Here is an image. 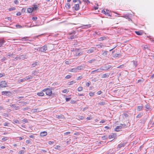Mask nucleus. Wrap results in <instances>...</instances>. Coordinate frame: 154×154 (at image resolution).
Masks as SVG:
<instances>
[{"mask_svg": "<svg viewBox=\"0 0 154 154\" xmlns=\"http://www.w3.org/2000/svg\"><path fill=\"white\" fill-rule=\"evenodd\" d=\"M53 88L50 87L48 88H46L43 90L42 91L45 92V94L47 95L51 96L52 94V90Z\"/></svg>", "mask_w": 154, "mask_h": 154, "instance_id": "1", "label": "nucleus"}, {"mask_svg": "<svg viewBox=\"0 0 154 154\" xmlns=\"http://www.w3.org/2000/svg\"><path fill=\"white\" fill-rule=\"evenodd\" d=\"M113 67L111 65H109L107 64H106L104 65H103L100 68L101 70H106L108 69H109L110 68H112Z\"/></svg>", "mask_w": 154, "mask_h": 154, "instance_id": "2", "label": "nucleus"}, {"mask_svg": "<svg viewBox=\"0 0 154 154\" xmlns=\"http://www.w3.org/2000/svg\"><path fill=\"white\" fill-rule=\"evenodd\" d=\"M48 49V46L47 45H44L42 47H40L39 48V51H40L42 52L46 53V51Z\"/></svg>", "mask_w": 154, "mask_h": 154, "instance_id": "3", "label": "nucleus"}, {"mask_svg": "<svg viewBox=\"0 0 154 154\" xmlns=\"http://www.w3.org/2000/svg\"><path fill=\"white\" fill-rule=\"evenodd\" d=\"M2 95H5L8 97H11L12 95V93L10 91H3L2 92Z\"/></svg>", "mask_w": 154, "mask_h": 154, "instance_id": "4", "label": "nucleus"}, {"mask_svg": "<svg viewBox=\"0 0 154 154\" xmlns=\"http://www.w3.org/2000/svg\"><path fill=\"white\" fill-rule=\"evenodd\" d=\"M27 58V56L26 55H22L20 56H17V60L19 59H22L24 60L25 59H26Z\"/></svg>", "mask_w": 154, "mask_h": 154, "instance_id": "5", "label": "nucleus"}, {"mask_svg": "<svg viewBox=\"0 0 154 154\" xmlns=\"http://www.w3.org/2000/svg\"><path fill=\"white\" fill-rule=\"evenodd\" d=\"M7 82L5 81H2L0 84V86L2 88H5L7 86Z\"/></svg>", "mask_w": 154, "mask_h": 154, "instance_id": "6", "label": "nucleus"}, {"mask_svg": "<svg viewBox=\"0 0 154 154\" xmlns=\"http://www.w3.org/2000/svg\"><path fill=\"white\" fill-rule=\"evenodd\" d=\"M95 50V48L94 47L91 48L90 49L87 50V52L90 54L93 52Z\"/></svg>", "mask_w": 154, "mask_h": 154, "instance_id": "7", "label": "nucleus"}, {"mask_svg": "<svg viewBox=\"0 0 154 154\" xmlns=\"http://www.w3.org/2000/svg\"><path fill=\"white\" fill-rule=\"evenodd\" d=\"M42 110H40L39 108H37L36 109H33L31 111L32 112H41Z\"/></svg>", "mask_w": 154, "mask_h": 154, "instance_id": "8", "label": "nucleus"}, {"mask_svg": "<svg viewBox=\"0 0 154 154\" xmlns=\"http://www.w3.org/2000/svg\"><path fill=\"white\" fill-rule=\"evenodd\" d=\"M73 8H74L75 10V11L79 10V4H75Z\"/></svg>", "mask_w": 154, "mask_h": 154, "instance_id": "9", "label": "nucleus"}, {"mask_svg": "<svg viewBox=\"0 0 154 154\" xmlns=\"http://www.w3.org/2000/svg\"><path fill=\"white\" fill-rule=\"evenodd\" d=\"M101 70L100 68V69H97L95 70H93L91 72V74H94L96 72H100Z\"/></svg>", "mask_w": 154, "mask_h": 154, "instance_id": "10", "label": "nucleus"}, {"mask_svg": "<svg viewBox=\"0 0 154 154\" xmlns=\"http://www.w3.org/2000/svg\"><path fill=\"white\" fill-rule=\"evenodd\" d=\"M122 126H117L115 129V131H119L121 129Z\"/></svg>", "mask_w": 154, "mask_h": 154, "instance_id": "11", "label": "nucleus"}, {"mask_svg": "<svg viewBox=\"0 0 154 154\" xmlns=\"http://www.w3.org/2000/svg\"><path fill=\"white\" fill-rule=\"evenodd\" d=\"M47 134V133L46 131H43L41 132L40 134V136L43 137L46 136Z\"/></svg>", "mask_w": 154, "mask_h": 154, "instance_id": "12", "label": "nucleus"}, {"mask_svg": "<svg viewBox=\"0 0 154 154\" xmlns=\"http://www.w3.org/2000/svg\"><path fill=\"white\" fill-rule=\"evenodd\" d=\"M56 117L58 119H63L64 118V116L63 115H56Z\"/></svg>", "mask_w": 154, "mask_h": 154, "instance_id": "13", "label": "nucleus"}, {"mask_svg": "<svg viewBox=\"0 0 154 154\" xmlns=\"http://www.w3.org/2000/svg\"><path fill=\"white\" fill-rule=\"evenodd\" d=\"M76 68H77V70H79L83 69H84L85 68V67L84 66H83L81 65L80 66H78Z\"/></svg>", "mask_w": 154, "mask_h": 154, "instance_id": "14", "label": "nucleus"}, {"mask_svg": "<svg viewBox=\"0 0 154 154\" xmlns=\"http://www.w3.org/2000/svg\"><path fill=\"white\" fill-rule=\"evenodd\" d=\"M109 73H106L103 74L102 76V78H107L109 76Z\"/></svg>", "mask_w": 154, "mask_h": 154, "instance_id": "15", "label": "nucleus"}, {"mask_svg": "<svg viewBox=\"0 0 154 154\" xmlns=\"http://www.w3.org/2000/svg\"><path fill=\"white\" fill-rule=\"evenodd\" d=\"M116 136V134H112L110 135L109 136V139L115 137Z\"/></svg>", "mask_w": 154, "mask_h": 154, "instance_id": "16", "label": "nucleus"}, {"mask_svg": "<svg viewBox=\"0 0 154 154\" xmlns=\"http://www.w3.org/2000/svg\"><path fill=\"white\" fill-rule=\"evenodd\" d=\"M11 107H13L15 108V109L16 110L19 109L20 107L19 106H17L16 104H12L11 106Z\"/></svg>", "mask_w": 154, "mask_h": 154, "instance_id": "17", "label": "nucleus"}, {"mask_svg": "<svg viewBox=\"0 0 154 154\" xmlns=\"http://www.w3.org/2000/svg\"><path fill=\"white\" fill-rule=\"evenodd\" d=\"M27 11L29 13H31L33 11V8H28L27 9Z\"/></svg>", "mask_w": 154, "mask_h": 154, "instance_id": "18", "label": "nucleus"}, {"mask_svg": "<svg viewBox=\"0 0 154 154\" xmlns=\"http://www.w3.org/2000/svg\"><path fill=\"white\" fill-rule=\"evenodd\" d=\"M125 143H121L119 144L118 145V147L119 148H120L122 147H124V146L125 145Z\"/></svg>", "mask_w": 154, "mask_h": 154, "instance_id": "19", "label": "nucleus"}, {"mask_svg": "<svg viewBox=\"0 0 154 154\" xmlns=\"http://www.w3.org/2000/svg\"><path fill=\"white\" fill-rule=\"evenodd\" d=\"M5 42V41L4 40L0 39V47L2 46L3 44Z\"/></svg>", "mask_w": 154, "mask_h": 154, "instance_id": "20", "label": "nucleus"}, {"mask_svg": "<svg viewBox=\"0 0 154 154\" xmlns=\"http://www.w3.org/2000/svg\"><path fill=\"white\" fill-rule=\"evenodd\" d=\"M38 72L36 70L33 71L32 72V74L34 75H38Z\"/></svg>", "mask_w": 154, "mask_h": 154, "instance_id": "21", "label": "nucleus"}, {"mask_svg": "<svg viewBox=\"0 0 154 154\" xmlns=\"http://www.w3.org/2000/svg\"><path fill=\"white\" fill-rule=\"evenodd\" d=\"M121 54H113V57H120Z\"/></svg>", "mask_w": 154, "mask_h": 154, "instance_id": "22", "label": "nucleus"}, {"mask_svg": "<svg viewBox=\"0 0 154 154\" xmlns=\"http://www.w3.org/2000/svg\"><path fill=\"white\" fill-rule=\"evenodd\" d=\"M102 13L106 15H107L108 16H111V15H110L109 13L107 12H106L104 10H102Z\"/></svg>", "mask_w": 154, "mask_h": 154, "instance_id": "23", "label": "nucleus"}, {"mask_svg": "<svg viewBox=\"0 0 154 154\" xmlns=\"http://www.w3.org/2000/svg\"><path fill=\"white\" fill-rule=\"evenodd\" d=\"M25 81L28 80H29L32 79V77L31 75H29L28 76L26 77L25 78Z\"/></svg>", "mask_w": 154, "mask_h": 154, "instance_id": "24", "label": "nucleus"}, {"mask_svg": "<svg viewBox=\"0 0 154 154\" xmlns=\"http://www.w3.org/2000/svg\"><path fill=\"white\" fill-rule=\"evenodd\" d=\"M77 71H78V70H77V68L76 67V68H74L71 69L69 70V71L70 72H76Z\"/></svg>", "mask_w": 154, "mask_h": 154, "instance_id": "25", "label": "nucleus"}, {"mask_svg": "<svg viewBox=\"0 0 154 154\" xmlns=\"http://www.w3.org/2000/svg\"><path fill=\"white\" fill-rule=\"evenodd\" d=\"M102 55L103 56H105L107 55L108 51H104L103 50L102 51Z\"/></svg>", "mask_w": 154, "mask_h": 154, "instance_id": "26", "label": "nucleus"}, {"mask_svg": "<svg viewBox=\"0 0 154 154\" xmlns=\"http://www.w3.org/2000/svg\"><path fill=\"white\" fill-rule=\"evenodd\" d=\"M37 95L39 96H42L44 95V94L42 92H39L37 93Z\"/></svg>", "mask_w": 154, "mask_h": 154, "instance_id": "27", "label": "nucleus"}, {"mask_svg": "<svg viewBox=\"0 0 154 154\" xmlns=\"http://www.w3.org/2000/svg\"><path fill=\"white\" fill-rule=\"evenodd\" d=\"M135 32L138 35H141L142 34V32L141 31H136Z\"/></svg>", "mask_w": 154, "mask_h": 154, "instance_id": "28", "label": "nucleus"}, {"mask_svg": "<svg viewBox=\"0 0 154 154\" xmlns=\"http://www.w3.org/2000/svg\"><path fill=\"white\" fill-rule=\"evenodd\" d=\"M96 60V59H93L91 60H89L88 61V63H93Z\"/></svg>", "mask_w": 154, "mask_h": 154, "instance_id": "29", "label": "nucleus"}, {"mask_svg": "<svg viewBox=\"0 0 154 154\" xmlns=\"http://www.w3.org/2000/svg\"><path fill=\"white\" fill-rule=\"evenodd\" d=\"M143 107V106H138L137 108V110L138 111L141 110L142 109Z\"/></svg>", "mask_w": 154, "mask_h": 154, "instance_id": "30", "label": "nucleus"}, {"mask_svg": "<svg viewBox=\"0 0 154 154\" xmlns=\"http://www.w3.org/2000/svg\"><path fill=\"white\" fill-rule=\"evenodd\" d=\"M133 62L134 67H136L137 65V61L135 60L133 61Z\"/></svg>", "mask_w": 154, "mask_h": 154, "instance_id": "31", "label": "nucleus"}, {"mask_svg": "<svg viewBox=\"0 0 154 154\" xmlns=\"http://www.w3.org/2000/svg\"><path fill=\"white\" fill-rule=\"evenodd\" d=\"M16 27L17 28L20 29L23 27L24 26L19 24H17L16 25Z\"/></svg>", "mask_w": 154, "mask_h": 154, "instance_id": "32", "label": "nucleus"}, {"mask_svg": "<svg viewBox=\"0 0 154 154\" xmlns=\"http://www.w3.org/2000/svg\"><path fill=\"white\" fill-rule=\"evenodd\" d=\"M65 7L67 9L70 8V4L69 3H66L65 5Z\"/></svg>", "mask_w": 154, "mask_h": 154, "instance_id": "33", "label": "nucleus"}, {"mask_svg": "<svg viewBox=\"0 0 154 154\" xmlns=\"http://www.w3.org/2000/svg\"><path fill=\"white\" fill-rule=\"evenodd\" d=\"M77 37L76 35H71L70 36L69 38H70L71 39H73L75 38H76Z\"/></svg>", "mask_w": 154, "mask_h": 154, "instance_id": "34", "label": "nucleus"}, {"mask_svg": "<svg viewBox=\"0 0 154 154\" xmlns=\"http://www.w3.org/2000/svg\"><path fill=\"white\" fill-rule=\"evenodd\" d=\"M145 107L146 109H151L150 106L148 104H146L145 105Z\"/></svg>", "mask_w": 154, "mask_h": 154, "instance_id": "35", "label": "nucleus"}, {"mask_svg": "<svg viewBox=\"0 0 154 154\" xmlns=\"http://www.w3.org/2000/svg\"><path fill=\"white\" fill-rule=\"evenodd\" d=\"M96 46L98 48H102L103 47H104V45H96Z\"/></svg>", "mask_w": 154, "mask_h": 154, "instance_id": "36", "label": "nucleus"}, {"mask_svg": "<svg viewBox=\"0 0 154 154\" xmlns=\"http://www.w3.org/2000/svg\"><path fill=\"white\" fill-rule=\"evenodd\" d=\"M13 122L17 124H19V121L17 119H14L13 120Z\"/></svg>", "mask_w": 154, "mask_h": 154, "instance_id": "37", "label": "nucleus"}, {"mask_svg": "<svg viewBox=\"0 0 154 154\" xmlns=\"http://www.w3.org/2000/svg\"><path fill=\"white\" fill-rule=\"evenodd\" d=\"M83 26H85V27L84 28H89L91 27V25L90 24H88V25H83Z\"/></svg>", "mask_w": 154, "mask_h": 154, "instance_id": "38", "label": "nucleus"}, {"mask_svg": "<svg viewBox=\"0 0 154 154\" xmlns=\"http://www.w3.org/2000/svg\"><path fill=\"white\" fill-rule=\"evenodd\" d=\"M83 88L82 87H79L78 88V90L79 91H81L82 90Z\"/></svg>", "mask_w": 154, "mask_h": 154, "instance_id": "39", "label": "nucleus"}, {"mask_svg": "<svg viewBox=\"0 0 154 154\" xmlns=\"http://www.w3.org/2000/svg\"><path fill=\"white\" fill-rule=\"evenodd\" d=\"M143 114L141 113H139L137 116V118H140L142 116Z\"/></svg>", "mask_w": 154, "mask_h": 154, "instance_id": "40", "label": "nucleus"}, {"mask_svg": "<svg viewBox=\"0 0 154 154\" xmlns=\"http://www.w3.org/2000/svg\"><path fill=\"white\" fill-rule=\"evenodd\" d=\"M38 63V62H35L34 63H33L32 64V67H35V66L37 65V64Z\"/></svg>", "mask_w": 154, "mask_h": 154, "instance_id": "41", "label": "nucleus"}, {"mask_svg": "<svg viewBox=\"0 0 154 154\" xmlns=\"http://www.w3.org/2000/svg\"><path fill=\"white\" fill-rule=\"evenodd\" d=\"M82 54V52H80L79 53L77 54H75V56H79Z\"/></svg>", "mask_w": 154, "mask_h": 154, "instance_id": "42", "label": "nucleus"}, {"mask_svg": "<svg viewBox=\"0 0 154 154\" xmlns=\"http://www.w3.org/2000/svg\"><path fill=\"white\" fill-rule=\"evenodd\" d=\"M75 82H76L75 81H72L69 82L70 83L68 85H72L74 83H75Z\"/></svg>", "mask_w": 154, "mask_h": 154, "instance_id": "43", "label": "nucleus"}, {"mask_svg": "<svg viewBox=\"0 0 154 154\" xmlns=\"http://www.w3.org/2000/svg\"><path fill=\"white\" fill-rule=\"evenodd\" d=\"M144 49H147L148 50H150V49L149 48V46H147V45H146L144 46Z\"/></svg>", "mask_w": 154, "mask_h": 154, "instance_id": "44", "label": "nucleus"}, {"mask_svg": "<svg viewBox=\"0 0 154 154\" xmlns=\"http://www.w3.org/2000/svg\"><path fill=\"white\" fill-rule=\"evenodd\" d=\"M78 118L80 119L83 120L84 119V117L83 116H79L78 117Z\"/></svg>", "mask_w": 154, "mask_h": 154, "instance_id": "45", "label": "nucleus"}, {"mask_svg": "<svg viewBox=\"0 0 154 154\" xmlns=\"http://www.w3.org/2000/svg\"><path fill=\"white\" fill-rule=\"evenodd\" d=\"M125 66L124 64L121 65L117 67V68H122Z\"/></svg>", "mask_w": 154, "mask_h": 154, "instance_id": "46", "label": "nucleus"}, {"mask_svg": "<svg viewBox=\"0 0 154 154\" xmlns=\"http://www.w3.org/2000/svg\"><path fill=\"white\" fill-rule=\"evenodd\" d=\"M38 8V7L36 5H34V7H32V8H33V11L36 10Z\"/></svg>", "mask_w": 154, "mask_h": 154, "instance_id": "47", "label": "nucleus"}, {"mask_svg": "<svg viewBox=\"0 0 154 154\" xmlns=\"http://www.w3.org/2000/svg\"><path fill=\"white\" fill-rule=\"evenodd\" d=\"M144 79L143 78H142L140 79H139L138 80V82H143L144 81Z\"/></svg>", "mask_w": 154, "mask_h": 154, "instance_id": "48", "label": "nucleus"}, {"mask_svg": "<svg viewBox=\"0 0 154 154\" xmlns=\"http://www.w3.org/2000/svg\"><path fill=\"white\" fill-rule=\"evenodd\" d=\"M8 139V137H4L2 138V140L3 141H6Z\"/></svg>", "mask_w": 154, "mask_h": 154, "instance_id": "49", "label": "nucleus"}, {"mask_svg": "<svg viewBox=\"0 0 154 154\" xmlns=\"http://www.w3.org/2000/svg\"><path fill=\"white\" fill-rule=\"evenodd\" d=\"M94 92H91L89 93V95L90 96L92 97L94 95Z\"/></svg>", "mask_w": 154, "mask_h": 154, "instance_id": "50", "label": "nucleus"}, {"mask_svg": "<svg viewBox=\"0 0 154 154\" xmlns=\"http://www.w3.org/2000/svg\"><path fill=\"white\" fill-rule=\"evenodd\" d=\"M92 119V116H89L88 117L86 118V119L87 120H91Z\"/></svg>", "mask_w": 154, "mask_h": 154, "instance_id": "51", "label": "nucleus"}, {"mask_svg": "<svg viewBox=\"0 0 154 154\" xmlns=\"http://www.w3.org/2000/svg\"><path fill=\"white\" fill-rule=\"evenodd\" d=\"M7 60V58L5 57H3V58L1 60V61L2 62H3L5 61V60Z\"/></svg>", "mask_w": 154, "mask_h": 154, "instance_id": "52", "label": "nucleus"}, {"mask_svg": "<svg viewBox=\"0 0 154 154\" xmlns=\"http://www.w3.org/2000/svg\"><path fill=\"white\" fill-rule=\"evenodd\" d=\"M15 8L13 7H12V8H9V10L10 11H11L15 10Z\"/></svg>", "mask_w": 154, "mask_h": 154, "instance_id": "53", "label": "nucleus"}, {"mask_svg": "<svg viewBox=\"0 0 154 154\" xmlns=\"http://www.w3.org/2000/svg\"><path fill=\"white\" fill-rule=\"evenodd\" d=\"M71 77V76L69 75H67L65 77V78L67 79H68L70 78Z\"/></svg>", "mask_w": 154, "mask_h": 154, "instance_id": "54", "label": "nucleus"}, {"mask_svg": "<svg viewBox=\"0 0 154 154\" xmlns=\"http://www.w3.org/2000/svg\"><path fill=\"white\" fill-rule=\"evenodd\" d=\"M22 121L23 122H24L25 123H27L28 122V120L26 118L24 119H23Z\"/></svg>", "mask_w": 154, "mask_h": 154, "instance_id": "55", "label": "nucleus"}, {"mask_svg": "<svg viewBox=\"0 0 154 154\" xmlns=\"http://www.w3.org/2000/svg\"><path fill=\"white\" fill-rule=\"evenodd\" d=\"M99 104L100 105H104L105 104V102H101L99 103Z\"/></svg>", "mask_w": 154, "mask_h": 154, "instance_id": "56", "label": "nucleus"}, {"mask_svg": "<svg viewBox=\"0 0 154 154\" xmlns=\"http://www.w3.org/2000/svg\"><path fill=\"white\" fill-rule=\"evenodd\" d=\"M79 50V49L76 48H75V49H73V50H71V51H75V52H77Z\"/></svg>", "mask_w": 154, "mask_h": 154, "instance_id": "57", "label": "nucleus"}, {"mask_svg": "<svg viewBox=\"0 0 154 154\" xmlns=\"http://www.w3.org/2000/svg\"><path fill=\"white\" fill-rule=\"evenodd\" d=\"M37 19V17H32V19L33 21H35Z\"/></svg>", "mask_w": 154, "mask_h": 154, "instance_id": "58", "label": "nucleus"}, {"mask_svg": "<svg viewBox=\"0 0 154 154\" xmlns=\"http://www.w3.org/2000/svg\"><path fill=\"white\" fill-rule=\"evenodd\" d=\"M75 31H73L72 32H69V34L70 35H72V34H73L74 35H75Z\"/></svg>", "mask_w": 154, "mask_h": 154, "instance_id": "59", "label": "nucleus"}, {"mask_svg": "<svg viewBox=\"0 0 154 154\" xmlns=\"http://www.w3.org/2000/svg\"><path fill=\"white\" fill-rule=\"evenodd\" d=\"M71 132L69 131L66 132L64 133V134L65 135H67L69 134H70Z\"/></svg>", "mask_w": 154, "mask_h": 154, "instance_id": "60", "label": "nucleus"}, {"mask_svg": "<svg viewBox=\"0 0 154 154\" xmlns=\"http://www.w3.org/2000/svg\"><path fill=\"white\" fill-rule=\"evenodd\" d=\"M65 63L66 64L69 65L71 63L69 61H66L65 62Z\"/></svg>", "mask_w": 154, "mask_h": 154, "instance_id": "61", "label": "nucleus"}, {"mask_svg": "<svg viewBox=\"0 0 154 154\" xmlns=\"http://www.w3.org/2000/svg\"><path fill=\"white\" fill-rule=\"evenodd\" d=\"M24 153V151L23 150H21L19 152V154H23Z\"/></svg>", "mask_w": 154, "mask_h": 154, "instance_id": "62", "label": "nucleus"}, {"mask_svg": "<svg viewBox=\"0 0 154 154\" xmlns=\"http://www.w3.org/2000/svg\"><path fill=\"white\" fill-rule=\"evenodd\" d=\"M71 99V97H68L66 98V101L67 102L69 101Z\"/></svg>", "mask_w": 154, "mask_h": 154, "instance_id": "63", "label": "nucleus"}, {"mask_svg": "<svg viewBox=\"0 0 154 154\" xmlns=\"http://www.w3.org/2000/svg\"><path fill=\"white\" fill-rule=\"evenodd\" d=\"M106 38L105 37H100L99 38V40L100 41H102L103 40H104V39Z\"/></svg>", "mask_w": 154, "mask_h": 154, "instance_id": "64", "label": "nucleus"}]
</instances>
